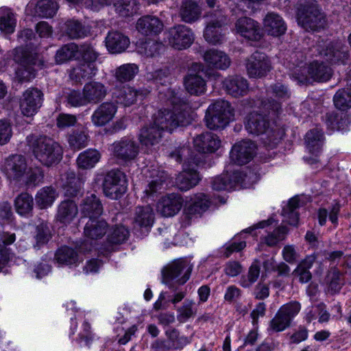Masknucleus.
Instances as JSON below:
<instances>
[{
    "instance_id": "obj_53",
    "label": "nucleus",
    "mask_w": 351,
    "mask_h": 351,
    "mask_svg": "<svg viewBox=\"0 0 351 351\" xmlns=\"http://www.w3.org/2000/svg\"><path fill=\"white\" fill-rule=\"evenodd\" d=\"M15 208L21 215L29 214L33 208L32 197L27 193L20 194L15 199Z\"/></svg>"
},
{
    "instance_id": "obj_20",
    "label": "nucleus",
    "mask_w": 351,
    "mask_h": 351,
    "mask_svg": "<svg viewBox=\"0 0 351 351\" xmlns=\"http://www.w3.org/2000/svg\"><path fill=\"white\" fill-rule=\"evenodd\" d=\"M226 17L219 15L217 19H211L204 30V36L206 40L212 44L217 45L221 43L224 40L222 25L226 23Z\"/></svg>"
},
{
    "instance_id": "obj_54",
    "label": "nucleus",
    "mask_w": 351,
    "mask_h": 351,
    "mask_svg": "<svg viewBox=\"0 0 351 351\" xmlns=\"http://www.w3.org/2000/svg\"><path fill=\"white\" fill-rule=\"evenodd\" d=\"M55 258L60 264L72 265L78 261L77 252L72 248L62 247L56 253Z\"/></svg>"
},
{
    "instance_id": "obj_33",
    "label": "nucleus",
    "mask_w": 351,
    "mask_h": 351,
    "mask_svg": "<svg viewBox=\"0 0 351 351\" xmlns=\"http://www.w3.org/2000/svg\"><path fill=\"white\" fill-rule=\"evenodd\" d=\"M162 131L157 128L154 123L141 129L138 139L143 146L149 149L159 143L162 138Z\"/></svg>"
},
{
    "instance_id": "obj_17",
    "label": "nucleus",
    "mask_w": 351,
    "mask_h": 351,
    "mask_svg": "<svg viewBox=\"0 0 351 351\" xmlns=\"http://www.w3.org/2000/svg\"><path fill=\"white\" fill-rule=\"evenodd\" d=\"M255 144L250 141H243L236 143L230 153V158L233 162L243 165L249 162L254 156Z\"/></svg>"
},
{
    "instance_id": "obj_26",
    "label": "nucleus",
    "mask_w": 351,
    "mask_h": 351,
    "mask_svg": "<svg viewBox=\"0 0 351 351\" xmlns=\"http://www.w3.org/2000/svg\"><path fill=\"white\" fill-rule=\"evenodd\" d=\"M162 22L156 16H144L138 19L136 28L142 34L157 35L163 29Z\"/></svg>"
},
{
    "instance_id": "obj_10",
    "label": "nucleus",
    "mask_w": 351,
    "mask_h": 351,
    "mask_svg": "<svg viewBox=\"0 0 351 351\" xmlns=\"http://www.w3.org/2000/svg\"><path fill=\"white\" fill-rule=\"evenodd\" d=\"M80 54L84 62L73 68L69 74L70 78L75 82L94 76L97 71L95 62L98 57L97 52L93 46L84 44L79 47Z\"/></svg>"
},
{
    "instance_id": "obj_15",
    "label": "nucleus",
    "mask_w": 351,
    "mask_h": 351,
    "mask_svg": "<svg viewBox=\"0 0 351 351\" xmlns=\"http://www.w3.org/2000/svg\"><path fill=\"white\" fill-rule=\"evenodd\" d=\"M204 66L199 63H193L189 74L184 78V86L191 95H199L206 91V82L200 73Z\"/></svg>"
},
{
    "instance_id": "obj_52",
    "label": "nucleus",
    "mask_w": 351,
    "mask_h": 351,
    "mask_svg": "<svg viewBox=\"0 0 351 351\" xmlns=\"http://www.w3.org/2000/svg\"><path fill=\"white\" fill-rule=\"evenodd\" d=\"M260 263L256 259L248 269L246 276H242L240 279V285L244 288L251 287L258 278L260 275Z\"/></svg>"
},
{
    "instance_id": "obj_44",
    "label": "nucleus",
    "mask_w": 351,
    "mask_h": 351,
    "mask_svg": "<svg viewBox=\"0 0 351 351\" xmlns=\"http://www.w3.org/2000/svg\"><path fill=\"white\" fill-rule=\"evenodd\" d=\"M16 19L13 12L7 8H0V29L5 34L14 32Z\"/></svg>"
},
{
    "instance_id": "obj_25",
    "label": "nucleus",
    "mask_w": 351,
    "mask_h": 351,
    "mask_svg": "<svg viewBox=\"0 0 351 351\" xmlns=\"http://www.w3.org/2000/svg\"><path fill=\"white\" fill-rule=\"evenodd\" d=\"M105 42L107 49L112 53H120L125 51L130 43L129 38L118 31L108 32Z\"/></svg>"
},
{
    "instance_id": "obj_34",
    "label": "nucleus",
    "mask_w": 351,
    "mask_h": 351,
    "mask_svg": "<svg viewBox=\"0 0 351 351\" xmlns=\"http://www.w3.org/2000/svg\"><path fill=\"white\" fill-rule=\"evenodd\" d=\"M83 91L88 104H97L106 97L107 88L101 82L92 81L84 85Z\"/></svg>"
},
{
    "instance_id": "obj_60",
    "label": "nucleus",
    "mask_w": 351,
    "mask_h": 351,
    "mask_svg": "<svg viewBox=\"0 0 351 351\" xmlns=\"http://www.w3.org/2000/svg\"><path fill=\"white\" fill-rule=\"evenodd\" d=\"M129 237L128 230L123 226H115L108 234V239L112 243L119 244L125 241Z\"/></svg>"
},
{
    "instance_id": "obj_45",
    "label": "nucleus",
    "mask_w": 351,
    "mask_h": 351,
    "mask_svg": "<svg viewBox=\"0 0 351 351\" xmlns=\"http://www.w3.org/2000/svg\"><path fill=\"white\" fill-rule=\"evenodd\" d=\"M324 141V136L321 130L317 128L308 132L306 134L305 142L307 149L310 152H318Z\"/></svg>"
},
{
    "instance_id": "obj_32",
    "label": "nucleus",
    "mask_w": 351,
    "mask_h": 351,
    "mask_svg": "<svg viewBox=\"0 0 351 351\" xmlns=\"http://www.w3.org/2000/svg\"><path fill=\"white\" fill-rule=\"evenodd\" d=\"M210 206V201L207 196L203 193L194 195L190 201L186 203L184 208V213L189 217L201 215Z\"/></svg>"
},
{
    "instance_id": "obj_37",
    "label": "nucleus",
    "mask_w": 351,
    "mask_h": 351,
    "mask_svg": "<svg viewBox=\"0 0 351 351\" xmlns=\"http://www.w3.org/2000/svg\"><path fill=\"white\" fill-rule=\"evenodd\" d=\"M58 196L56 190L51 186L43 187L36 194V204L40 208L45 209L52 206Z\"/></svg>"
},
{
    "instance_id": "obj_41",
    "label": "nucleus",
    "mask_w": 351,
    "mask_h": 351,
    "mask_svg": "<svg viewBox=\"0 0 351 351\" xmlns=\"http://www.w3.org/2000/svg\"><path fill=\"white\" fill-rule=\"evenodd\" d=\"M113 94L117 101L125 106L133 104L140 95L137 90L130 86H123L121 88L116 89Z\"/></svg>"
},
{
    "instance_id": "obj_12",
    "label": "nucleus",
    "mask_w": 351,
    "mask_h": 351,
    "mask_svg": "<svg viewBox=\"0 0 351 351\" xmlns=\"http://www.w3.org/2000/svg\"><path fill=\"white\" fill-rule=\"evenodd\" d=\"M104 193L111 199H117L126 192L127 182L125 174L118 170L107 173L103 182Z\"/></svg>"
},
{
    "instance_id": "obj_7",
    "label": "nucleus",
    "mask_w": 351,
    "mask_h": 351,
    "mask_svg": "<svg viewBox=\"0 0 351 351\" xmlns=\"http://www.w3.org/2000/svg\"><path fill=\"white\" fill-rule=\"evenodd\" d=\"M332 69L322 62L315 61L308 65L300 62L291 69V75L300 84L311 80L316 82L328 81L332 76Z\"/></svg>"
},
{
    "instance_id": "obj_11",
    "label": "nucleus",
    "mask_w": 351,
    "mask_h": 351,
    "mask_svg": "<svg viewBox=\"0 0 351 351\" xmlns=\"http://www.w3.org/2000/svg\"><path fill=\"white\" fill-rule=\"evenodd\" d=\"M165 40L168 45L177 50L189 48L194 41V34L189 27L184 25H176L167 29Z\"/></svg>"
},
{
    "instance_id": "obj_55",
    "label": "nucleus",
    "mask_w": 351,
    "mask_h": 351,
    "mask_svg": "<svg viewBox=\"0 0 351 351\" xmlns=\"http://www.w3.org/2000/svg\"><path fill=\"white\" fill-rule=\"evenodd\" d=\"M82 186V180L75 177L73 171L66 173V180L64 184L65 195L67 196H75L80 191Z\"/></svg>"
},
{
    "instance_id": "obj_21",
    "label": "nucleus",
    "mask_w": 351,
    "mask_h": 351,
    "mask_svg": "<svg viewBox=\"0 0 351 351\" xmlns=\"http://www.w3.org/2000/svg\"><path fill=\"white\" fill-rule=\"evenodd\" d=\"M193 144L199 152L213 153L220 147L221 141L216 134L206 132L195 136Z\"/></svg>"
},
{
    "instance_id": "obj_56",
    "label": "nucleus",
    "mask_w": 351,
    "mask_h": 351,
    "mask_svg": "<svg viewBox=\"0 0 351 351\" xmlns=\"http://www.w3.org/2000/svg\"><path fill=\"white\" fill-rule=\"evenodd\" d=\"M236 178H237L236 175H234L233 178H232L228 174L217 176L212 182L213 189L216 191L231 190L235 186L236 181L234 179Z\"/></svg>"
},
{
    "instance_id": "obj_23",
    "label": "nucleus",
    "mask_w": 351,
    "mask_h": 351,
    "mask_svg": "<svg viewBox=\"0 0 351 351\" xmlns=\"http://www.w3.org/2000/svg\"><path fill=\"white\" fill-rule=\"evenodd\" d=\"M223 86L226 92L234 97L247 95L250 90L247 80L240 75H230L223 82Z\"/></svg>"
},
{
    "instance_id": "obj_14",
    "label": "nucleus",
    "mask_w": 351,
    "mask_h": 351,
    "mask_svg": "<svg viewBox=\"0 0 351 351\" xmlns=\"http://www.w3.org/2000/svg\"><path fill=\"white\" fill-rule=\"evenodd\" d=\"M43 94L37 88H29L23 93L20 100L21 113L27 117L34 116L41 107Z\"/></svg>"
},
{
    "instance_id": "obj_30",
    "label": "nucleus",
    "mask_w": 351,
    "mask_h": 351,
    "mask_svg": "<svg viewBox=\"0 0 351 351\" xmlns=\"http://www.w3.org/2000/svg\"><path fill=\"white\" fill-rule=\"evenodd\" d=\"M76 204L71 200L60 202L58 206L56 220L64 225L70 224L77 216Z\"/></svg>"
},
{
    "instance_id": "obj_48",
    "label": "nucleus",
    "mask_w": 351,
    "mask_h": 351,
    "mask_svg": "<svg viewBox=\"0 0 351 351\" xmlns=\"http://www.w3.org/2000/svg\"><path fill=\"white\" fill-rule=\"evenodd\" d=\"M156 178H153L144 190V197L153 198L158 193L164 189L166 175L165 172H160Z\"/></svg>"
},
{
    "instance_id": "obj_1",
    "label": "nucleus",
    "mask_w": 351,
    "mask_h": 351,
    "mask_svg": "<svg viewBox=\"0 0 351 351\" xmlns=\"http://www.w3.org/2000/svg\"><path fill=\"white\" fill-rule=\"evenodd\" d=\"M287 88L276 83L266 90V98L261 101L260 110L248 114L245 118V127L247 131L254 135L265 133L269 128L267 117L274 119L281 112V101L289 97Z\"/></svg>"
},
{
    "instance_id": "obj_47",
    "label": "nucleus",
    "mask_w": 351,
    "mask_h": 351,
    "mask_svg": "<svg viewBox=\"0 0 351 351\" xmlns=\"http://www.w3.org/2000/svg\"><path fill=\"white\" fill-rule=\"evenodd\" d=\"M79 47L75 43L64 45L56 52L55 60L58 64L64 63L74 58H78Z\"/></svg>"
},
{
    "instance_id": "obj_29",
    "label": "nucleus",
    "mask_w": 351,
    "mask_h": 351,
    "mask_svg": "<svg viewBox=\"0 0 351 351\" xmlns=\"http://www.w3.org/2000/svg\"><path fill=\"white\" fill-rule=\"evenodd\" d=\"M320 55L323 56L326 60L332 63H344L348 58V53L346 46L341 41H336L328 44L325 50L320 52Z\"/></svg>"
},
{
    "instance_id": "obj_27",
    "label": "nucleus",
    "mask_w": 351,
    "mask_h": 351,
    "mask_svg": "<svg viewBox=\"0 0 351 351\" xmlns=\"http://www.w3.org/2000/svg\"><path fill=\"white\" fill-rule=\"evenodd\" d=\"M203 58L209 67L225 70L231 63L229 56L222 51L210 49L204 52Z\"/></svg>"
},
{
    "instance_id": "obj_3",
    "label": "nucleus",
    "mask_w": 351,
    "mask_h": 351,
    "mask_svg": "<svg viewBox=\"0 0 351 351\" xmlns=\"http://www.w3.org/2000/svg\"><path fill=\"white\" fill-rule=\"evenodd\" d=\"M3 169L9 178L23 181L27 184H36L43 178L41 170L29 168L25 158L21 155L8 156L5 160Z\"/></svg>"
},
{
    "instance_id": "obj_49",
    "label": "nucleus",
    "mask_w": 351,
    "mask_h": 351,
    "mask_svg": "<svg viewBox=\"0 0 351 351\" xmlns=\"http://www.w3.org/2000/svg\"><path fill=\"white\" fill-rule=\"evenodd\" d=\"M69 146L78 150L88 145V135L86 130H75L68 136L67 138Z\"/></svg>"
},
{
    "instance_id": "obj_24",
    "label": "nucleus",
    "mask_w": 351,
    "mask_h": 351,
    "mask_svg": "<svg viewBox=\"0 0 351 351\" xmlns=\"http://www.w3.org/2000/svg\"><path fill=\"white\" fill-rule=\"evenodd\" d=\"M182 202L179 195L171 193L161 198L157 204V210L164 217H172L180 211Z\"/></svg>"
},
{
    "instance_id": "obj_46",
    "label": "nucleus",
    "mask_w": 351,
    "mask_h": 351,
    "mask_svg": "<svg viewBox=\"0 0 351 351\" xmlns=\"http://www.w3.org/2000/svg\"><path fill=\"white\" fill-rule=\"evenodd\" d=\"M58 8L54 0H39L35 5V11L39 16L48 18L53 16Z\"/></svg>"
},
{
    "instance_id": "obj_39",
    "label": "nucleus",
    "mask_w": 351,
    "mask_h": 351,
    "mask_svg": "<svg viewBox=\"0 0 351 351\" xmlns=\"http://www.w3.org/2000/svg\"><path fill=\"white\" fill-rule=\"evenodd\" d=\"M100 158L101 154L97 150L88 149L79 154L76 162L80 169H90L96 165Z\"/></svg>"
},
{
    "instance_id": "obj_8",
    "label": "nucleus",
    "mask_w": 351,
    "mask_h": 351,
    "mask_svg": "<svg viewBox=\"0 0 351 351\" xmlns=\"http://www.w3.org/2000/svg\"><path fill=\"white\" fill-rule=\"evenodd\" d=\"M234 119V111L229 102L217 100L207 109L205 121L210 130L225 128Z\"/></svg>"
},
{
    "instance_id": "obj_18",
    "label": "nucleus",
    "mask_w": 351,
    "mask_h": 351,
    "mask_svg": "<svg viewBox=\"0 0 351 351\" xmlns=\"http://www.w3.org/2000/svg\"><path fill=\"white\" fill-rule=\"evenodd\" d=\"M236 33L251 40H258L262 36L261 27L256 21L248 17H241L235 23Z\"/></svg>"
},
{
    "instance_id": "obj_50",
    "label": "nucleus",
    "mask_w": 351,
    "mask_h": 351,
    "mask_svg": "<svg viewBox=\"0 0 351 351\" xmlns=\"http://www.w3.org/2000/svg\"><path fill=\"white\" fill-rule=\"evenodd\" d=\"M64 31L72 39L80 38L87 34V29L79 21L70 20L65 23Z\"/></svg>"
},
{
    "instance_id": "obj_42",
    "label": "nucleus",
    "mask_w": 351,
    "mask_h": 351,
    "mask_svg": "<svg viewBox=\"0 0 351 351\" xmlns=\"http://www.w3.org/2000/svg\"><path fill=\"white\" fill-rule=\"evenodd\" d=\"M162 49L163 45L161 43L151 39L138 42L136 45L138 53L146 57H154L158 55Z\"/></svg>"
},
{
    "instance_id": "obj_43",
    "label": "nucleus",
    "mask_w": 351,
    "mask_h": 351,
    "mask_svg": "<svg viewBox=\"0 0 351 351\" xmlns=\"http://www.w3.org/2000/svg\"><path fill=\"white\" fill-rule=\"evenodd\" d=\"M113 5L115 12L123 17L134 15L138 9L136 0H116Z\"/></svg>"
},
{
    "instance_id": "obj_28",
    "label": "nucleus",
    "mask_w": 351,
    "mask_h": 351,
    "mask_svg": "<svg viewBox=\"0 0 351 351\" xmlns=\"http://www.w3.org/2000/svg\"><path fill=\"white\" fill-rule=\"evenodd\" d=\"M265 32L273 36H280L287 30L286 24L282 18L274 12L268 13L263 19Z\"/></svg>"
},
{
    "instance_id": "obj_58",
    "label": "nucleus",
    "mask_w": 351,
    "mask_h": 351,
    "mask_svg": "<svg viewBox=\"0 0 351 351\" xmlns=\"http://www.w3.org/2000/svg\"><path fill=\"white\" fill-rule=\"evenodd\" d=\"M138 71V68L135 64H126L117 70L116 77L119 81L126 82L133 79Z\"/></svg>"
},
{
    "instance_id": "obj_9",
    "label": "nucleus",
    "mask_w": 351,
    "mask_h": 351,
    "mask_svg": "<svg viewBox=\"0 0 351 351\" xmlns=\"http://www.w3.org/2000/svg\"><path fill=\"white\" fill-rule=\"evenodd\" d=\"M13 59L18 64L15 71V79L19 82H29L35 77L32 65L42 66L43 62L36 58L29 51L23 47H17L12 52Z\"/></svg>"
},
{
    "instance_id": "obj_6",
    "label": "nucleus",
    "mask_w": 351,
    "mask_h": 351,
    "mask_svg": "<svg viewBox=\"0 0 351 351\" xmlns=\"http://www.w3.org/2000/svg\"><path fill=\"white\" fill-rule=\"evenodd\" d=\"M190 150L187 147H182L179 149L175 150L171 154V156L176 161L180 162L182 157L186 158L187 162L184 164L183 171L176 178V185L182 191H187L195 186L199 177L195 167L198 165L199 161L192 158L189 156Z\"/></svg>"
},
{
    "instance_id": "obj_19",
    "label": "nucleus",
    "mask_w": 351,
    "mask_h": 351,
    "mask_svg": "<svg viewBox=\"0 0 351 351\" xmlns=\"http://www.w3.org/2000/svg\"><path fill=\"white\" fill-rule=\"evenodd\" d=\"M110 149L115 157L124 161L134 159L138 153V145L130 138H122L114 142Z\"/></svg>"
},
{
    "instance_id": "obj_35",
    "label": "nucleus",
    "mask_w": 351,
    "mask_h": 351,
    "mask_svg": "<svg viewBox=\"0 0 351 351\" xmlns=\"http://www.w3.org/2000/svg\"><path fill=\"white\" fill-rule=\"evenodd\" d=\"M179 14L184 22L191 23L199 19L202 10L194 1L183 0Z\"/></svg>"
},
{
    "instance_id": "obj_64",
    "label": "nucleus",
    "mask_w": 351,
    "mask_h": 351,
    "mask_svg": "<svg viewBox=\"0 0 351 351\" xmlns=\"http://www.w3.org/2000/svg\"><path fill=\"white\" fill-rule=\"evenodd\" d=\"M67 101L75 107L88 104L83 90L82 93L75 90H71L67 95Z\"/></svg>"
},
{
    "instance_id": "obj_51",
    "label": "nucleus",
    "mask_w": 351,
    "mask_h": 351,
    "mask_svg": "<svg viewBox=\"0 0 351 351\" xmlns=\"http://www.w3.org/2000/svg\"><path fill=\"white\" fill-rule=\"evenodd\" d=\"M325 282L328 285V291L332 293L338 292L343 284L341 274L335 267H332L328 271Z\"/></svg>"
},
{
    "instance_id": "obj_38",
    "label": "nucleus",
    "mask_w": 351,
    "mask_h": 351,
    "mask_svg": "<svg viewBox=\"0 0 351 351\" xmlns=\"http://www.w3.org/2000/svg\"><path fill=\"white\" fill-rule=\"evenodd\" d=\"M154 220V213L149 206H138L136 208L134 222L141 228H148L152 226Z\"/></svg>"
},
{
    "instance_id": "obj_4",
    "label": "nucleus",
    "mask_w": 351,
    "mask_h": 351,
    "mask_svg": "<svg viewBox=\"0 0 351 351\" xmlns=\"http://www.w3.org/2000/svg\"><path fill=\"white\" fill-rule=\"evenodd\" d=\"M35 158L42 164L50 166L59 162L62 156L61 146L47 136L27 138Z\"/></svg>"
},
{
    "instance_id": "obj_61",
    "label": "nucleus",
    "mask_w": 351,
    "mask_h": 351,
    "mask_svg": "<svg viewBox=\"0 0 351 351\" xmlns=\"http://www.w3.org/2000/svg\"><path fill=\"white\" fill-rule=\"evenodd\" d=\"M290 323L289 317H286L278 310L275 317L270 322V328L276 332H280L288 328Z\"/></svg>"
},
{
    "instance_id": "obj_16",
    "label": "nucleus",
    "mask_w": 351,
    "mask_h": 351,
    "mask_svg": "<svg viewBox=\"0 0 351 351\" xmlns=\"http://www.w3.org/2000/svg\"><path fill=\"white\" fill-rule=\"evenodd\" d=\"M246 69L250 77H262L270 71L271 63L265 53L256 51L248 58Z\"/></svg>"
},
{
    "instance_id": "obj_57",
    "label": "nucleus",
    "mask_w": 351,
    "mask_h": 351,
    "mask_svg": "<svg viewBox=\"0 0 351 351\" xmlns=\"http://www.w3.org/2000/svg\"><path fill=\"white\" fill-rule=\"evenodd\" d=\"M335 106L341 110L351 108V88L339 90L333 97Z\"/></svg>"
},
{
    "instance_id": "obj_5",
    "label": "nucleus",
    "mask_w": 351,
    "mask_h": 351,
    "mask_svg": "<svg viewBox=\"0 0 351 351\" xmlns=\"http://www.w3.org/2000/svg\"><path fill=\"white\" fill-rule=\"evenodd\" d=\"M297 21L306 31H317L326 25V15L315 0H306L298 5Z\"/></svg>"
},
{
    "instance_id": "obj_59",
    "label": "nucleus",
    "mask_w": 351,
    "mask_h": 351,
    "mask_svg": "<svg viewBox=\"0 0 351 351\" xmlns=\"http://www.w3.org/2000/svg\"><path fill=\"white\" fill-rule=\"evenodd\" d=\"M15 241L14 234H3L0 233V269L5 265L9 260V254L6 247L2 245L12 244Z\"/></svg>"
},
{
    "instance_id": "obj_36",
    "label": "nucleus",
    "mask_w": 351,
    "mask_h": 351,
    "mask_svg": "<svg viewBox=\"0 0 351 351\" xmlns=\"http://www.w3.org/2000/svg\"><path fill=\"white\" fill-rule=\"evenodd\" d=\"M102 211L101 204L94 194L87 196L81 206L82 214L84 217H88L89 219L97 218L101 215Z\"/></svg>"
},
{
    "instance_id": "obj_2",
    "label": "nucleus",
    "mask_w": 351,
    "mask_h": 351,
    "mask_svg": "<svg viewBox=\"0 0 351 351\" xmlns=\"http://www.w3.org/2000/svg\"><path fill=\"white\" fill-rule=\"evenodd\" d=\"M160 98H167V101L172 105V109L162 108L158 111L154 117V125L162 132H171L178 127L190 123L189 117L185 111L186 105L177 97L172 89H167L165 93H160Z\"/></svg>"
},
{
    "instance_id": "obj_40",
    "label": "nucleus",
    "mask_w": 351,
    "mask_h": 351,
    "mask_svg": "<svg viewBox=\"0 0 351 351\" xmlns=\"http://www.w3.org/2000/svg\"><path fill=\"white\" fill-rule=\"evenodd\" d=\"M315 260V257L312 256L306 257L294 269L292 273L293 276L295 278H298L302 283L308 282L312 278L309 269L312 267Z\"/></svg>"
},
{
    "instance_id": "obj_22",
    "label": "nucleus",
    "mask_w": 351,
    "mask_h": 351,
    "mask_svg": "<svg viewBox=\"0 0 351 351\" xmlns=\"http://www.w3.org/2000/svg\"><path fill=\"white\" fill-rule=\"evenodd\" d=\"M117 111V106L112 102H105L99 105L91 116V121L97 127L104 126L114 117Z\"/></svg>"
},
{
    "instance_id": "obj_63",
    "label": "nucleus",
    "mask_w": 351,
    "mask_h": 351,
    "mask_svg": "<svg viewBox=\"0 0 351 351\" xmlns=\"http://www.w3.org/2000/svg\"><path fill=\"white\" fill-rule=\"evenodd\" d=\"M51 237V232L48 225L45 223H41L36 226L35 239L36 245L46 243Z\"/></svg>"
},
{
    "instance_id": "obj_31",
    "label": "nucleus",
    "mask_w": 351,
    "mask_h": 351,
    "mask_svg": "<svg viewBox=\"0 0 351 351\" xmlns=\"http://www.w3.org/2000/svg\"><path fill=\"white\" fill-rule=\"evenodd\" d=\"M107 230L108 224L104 220L89 219L84 226V234L90 240H97L106 234Z\"/></svg>"
},
{
    "instance_id": "obj_62",
    "label": "nucleus",
    "mask_w": 351,
    "mask_h": 351,
    "mask_svg": "<svg viewBox=\"0 0 351 351\" xmlns=\"http://www.w3.org/2000/svg\"><path fill=\"white\" fill-rule=\"evenodd\" d=\"M287 232V230L285 227H279L272 232L269 233L267 236L264 238L263 242L268 246H274L285 239Z\"/></svg>"
},
{
    "instance_id": "obj_13",
    "label": "nucleus",
    "mask_w": 351,
    "mask_h": 351,
    "mask_svg": "<svg viewBox=\"0 0 351 351\" xmlns=\"http://www.w3.org/2000/svg\"><path fill=\"white\" fill-rule=\"evenodd\" d=\"M191 270L185 261H175L163 268L162 282L169 285L171 280H176L178 284L183 285L189 279Z\"/></svg>"
}]
</instances>
